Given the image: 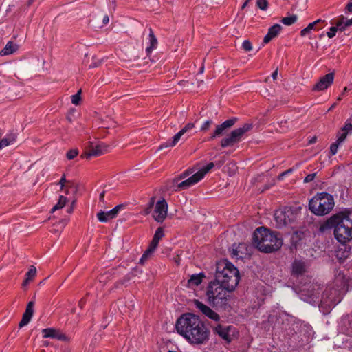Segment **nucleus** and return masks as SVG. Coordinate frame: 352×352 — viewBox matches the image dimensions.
Listing matches in <instances>:
<instances>
[{"mask_svg": "<svg viewBox=\"0 0 352 352\" xmlns=\"http://www.w3.org/2000/svg\"><path fill=\"white\" fill-rule=\"evenodd\" d=\"M352 25V18L349 19L344 16H342L337 22V26L339 28V30L343 31L346 27Z\"/></svg>", "mask_w": 352, "mask_h": 352, "instance_id": "28", "label": "nucleus"}, {"mask_svg": "<svg viewBox=\"0 0 352 352\" xmlns=\"http://www.w3.org/2000/svg\"><path fill=\"white\" fill-rule=\"evenodd\" d=\"M149 41H150V45L148 46L146 49L147 54H149L153 50V49L156 48V47L157 45V38L154 35V33L151 28H150V31H149Z\"/></svg>", "mask_w": 352, "mask_h": 352, "instance_id": "26", "label": "nucleus"}, {"mask_svg": "<svg viewBox=\"0 0 352 352\" xmlns=\"http://www.w3.org/2000/svg\"><path fill=\"white\" fill-rule=\"evenodd\" d=\"M168 204L164 199L157 201L153 213V219L158 223H162L167 217Z\"/></svg>", "mask_w": 352, "mask_h": 352, "instance_id": "12", "label": "nucleus"}, {"mask_svg": "<svg viewBox=\"0 0 352 352\" xmlns=\"http://www.w3.org/2000/svg\"><path fill=\"white\" fill-rule=\"evenodd\" d=\"M249 1H250V0H246V1L243 3V6H242V7H241V9H244V8H245L248 5Z\"/></svg>", "mask_w": 352, "mask_h": 352, "instance_id": "58", "label": "nucleus"}, {"mask_svg": "<svg viewBox=\"0 0 352 352\" xmlns=\"http://www.w3.org/2000/svg\"><path fill=\"white\" fill-rule=\"evenodd\" d=\"M282 30V26L280 24H275L273 26L270 27L268 30L267 34L265 35V36L263 38V43H267L271 40L274 38L278 36V34L280 33V32Z\"/></svg>", "mask_w": 352, "mask_h": 352, "instance_id": "19", "label": "nucleus"}, {"mask_svg": "<svg viewBox=\"0 0 352 352\" xmlns=\"http://www.w3.org/2000/svg\"><path fill=\"white\" fill-rule=\"evenodd\" d=\"M333 197L327 192L317 193L309 202V208L312 213L318 216L329 214L333 208Z\"/></svg>", "mask_w": 352, "mask_h": 352, "instance_id": "6", "label": "nucleus"}, {"mask_svg": "<svg viewBox=\"0 0 352 352\" xmlns=\"http://www.w3.org/2000/svg\"><path fill=\"white\" fill-rule=\"evenodd\" d=\"M238 118L236 117L231 118L221 124L216 125L214 131L211 133L210 136L208 138V141H212L214 139L222 136L225 131L233 126L236 122Z\"/></svg>", "mask_w": 352, "mask_h": 352, "instance_id": "10", "label": "nucleus"}, {"mask_svg": "<svg viewBox=\"0 0 352 352\" xmlns=\"http://www.w3.org/2000/svg\"><path fill=\"white\" fill-rule=\"evenodd\" d=\"M179 334L193 345H204L209 341L210 331L199 316L186 313L182 314L175 324Z\"/></svg>", "mask_w": 352, "mask_h": 352, "instance_id": "1", "label": "nucleus"}, {"mask_svg": "<svg viewBox=\"0 0 352 352\" xmlns=\"http://www.w3.org/2000/svg\"><path fill=\"white\" fill-rule=\"evenodd\" d=\"M195 127V124L188 123L184 128H182L179 131L184 135L186 133L190 131Z\"/></svg>", "mask_w": 352, "mask_h": 352, "instance_id": "41", "label": "nucleus"}, {"mask_svg": "<svg viewBox=\"0 0 352 352\" xmlns=\"http://www.w3.org/2000/svg\"><path fill=\"white\" fill-rule=\"evenodd\" d=\"M256 6L262 10H265L268 6L267 0H257Z\"/></svg>", "mask_w": 352, "mask_h": 352, "instance_id": "37", "label": "nucleus"}, {"mask_svg": "<svg viewBox=\"0 0 352 352\" xmlns=\"http://www.w3.org/2000/svg\"><path fill=\"white\" fill-rule=\"evenodd\" d=\"M189 174L187 172H184L179 177L174 178L173 179V186H171V188L175 191L182 190L189 188L201 180L197 173H195L188 179L179 183L181 179L185 178Z\"/></svg>", "mask_w": 352, "mask_h": 352, "instance_id": "9", "label": "nucleus"}, {"mask_svg": "<svg viewBox=\"0 0 352 352\" xmlns=\"http://www.w3.org/2000/svg\"><path fill=\"white\" fill-rule=\"evenodd\" d=\"M43 338H56L61 341H68L69 338L59 330H56L52 328H47L43 329Z\"/></svg>", "mask_w": 352, "mask_h": 352, "instance_id": "17", "label": "nucleus"}, {"mask_svg": "<svg viewBox=\"0 0 352 352\" xmlns=\"http://www.w3.org/2000/svg\"><path fill=\"white\" fill-rule=\"evenodd\" d=\"M80 94L81 90H79L76 94L72 96V102L74 104L78 105L79 104V102L80 100Z\"/></svg>", "mask_w": 352, "mask_h": 352, "instance_id": "38", "label": "nucleus"}, {"mask_svg": "<svg viewBox=\"0 0 352 352\" xmlns=\"http://www.w3.org/2000/svg\"><path fill=\"white\" fill-rule=\"evenodd\" d=\"M213 124V121L212 120H208L205 121L203 124L201 126L200 131H207L211 125Z\"/></svg>", "mask_w": 352, "mask_h": 352, "instance_id": "36", "label": "nucleus"}, {"mask_svg": "<svg viewBox=\"0 0 352 352\" xmlns=\"http://www.w3.org/2000/svg\"><path fill=\"white\" fill-rule=\"evenodd\" d=\"M352 116L350 117L345 122V124L342 128V131H344L346 133H352Z\"/></svg>", "mask_w": 352, "mask_h": 352, "instance_id": "34", "label": "nucleus"}, {"mask_svg": "<svg viewBox=\"0 0 352 352\" xmlns=\"http://www.w3.org/2000/svg\"><path fill=\"white\" fill-rule=\"evenodd\" d=\"M89 144L88 151L81 155L82 158L89 159L92 156H100L104 153V151H106L108 147L103 144L94 146L91 142H89Z\"/></svg>", "mask_w": 352, "mask_h": 352, "instance_id": "13", "label": "nucleus"}, {"mask_svg": "<svg viewBox=\"0 0 352 352\" xmlns=\"http://www.w3.org/2000/svg\"><path fill=\"white\" fill-rule=\"evenodd\" d=\"M204 66H202V67L200 68V69H199V72H200V73H203V72H204Z\"/></svg>", "mask_w": 352, "mask_h": 352, "instance_id": "60", "label": "nucleus"}, {"mask_svg": "<svg viewBox=\"0 0 352 352\" xmlns=\"http://www.w3.org/2000/svg\"><path fill=\"white\" fill-rule=\"evenodd\" d=\"M195 306L203 314L214 321H219L220 317L214 311L211 309L209 307L204 305L198 300H195L194 302Z\"/></svg>", "mask_w": 352, "mask_h": 352, "instance_id": "14", "label": "nucleus"}, {"mask_svg": "<svg viewBox=\"0 0 352 352\" xmlns=\"http://www.w3.org/2000/svg\"><path fill=\"white\" fill-rule=\"evenodd\" d=\"M222 164H223V162H219V163H217L216 164L220 167L222 165Z\"/></svg>", "mask_w": 352, "mask_h": 352, "instance_id": "61", "label": "nucleus"}, {"mask_svg": "<svg viewBox=\"0 0 352 352\" xmlns=\"http://www.w3.org/2000/svg\"><path fill=\"white\" fill-rule=\"evenodd\" d=\"M18 45L14 44L12 41H9L7 43L6 46L3 50L0 52L1 56H7L13 54L18 50Z\"/></svg>", "mask_w": 352, "mask_h": 352, "instance_id": "22", "label": "nucleus"}, {"mask_svg": "<svg viewBox=\"0 0 352 352\" xmlns=\"http://www.w3.org/2000/svg\"><path fill=\"white\" fill-rule=\"evenodd\" d=\"M340 143H338V142H336L333 143L330 146V153L331 155H334L338 152V148Z\"/></svg>", "mask_w": 352, "mask_h": 352, "instance_id": "42", "label": "nucleus"}, {"mask_svg": "<svg viewBox=\"0 0 352 352\" xmlns=\"http://www.w3.org/2000/svg\"><path fill=\"white\" fill-rule=\"evenodd\" d=\"M240 280L239 272L228 261L218 262L216 265L215 281L233 291Z\"/></svg>", "mask_w": 352, "mask_h": 352, "instance_id": "3", "label": "nucleus"}, {"mask_svg": "<svg viewBox=\"0 0 352 352\" xmlns=\"http://www.w3.org/2000/svg\"><path fill=\"white\" fill-rule=\"evenodd\" d=\"M183 135H184L180 131H179L173 137L171 140H168L166 142L161 144L159 147V149H163L164 148L175 146L178 143L182 136Z\"/></svg>", "mask_w": 352, "mask_h": 352, "instance_id": "23", "label": "nucleus"}, {"mask_svg": "<svg viewBox=\"0 0 352 352\" xmlns=\"http://www.w3.org/2000/svg\"><path fill=\"white\" fill-rule=\"evenodd\" d=\"M296 219V214L294 213L292 209L289 207L279 209L275 211L274 220L276 222V227L281 228L289 223L293 222Z\"/></svg>", "mask_w": 352, "mask_h": 352, "instance_id": "8", "label": "nucleus"}, {"mask_svg": "<svg viewBox=\"0 0 352 352\" xmlns=\"http://www.w3.org/2000/svg\"><path fill=\"white\" fill-rule=\"evenodd\" d=\"M214 167V164L213 162H210L207 164L206 166L204 167L198 172H197V175L199 176L200 179H203L206 173H208L212 168Z\"/></svg>", "mask_w": 352, "mask_h": 352, "instance_id": "30", "label": "nucleus"}, {"mask_svg": "<svg viewBox=\"0 0 352 352\" xmlns=\"http://www.w3.org/2000/svg\"><path fill=\"white\" fill-rule=\"evenodd\" d=\"M124 207V205L120 204V205H118V206H116L115 208H113L112 209V210H113V213L115 214L116 217H117V216H118V213H119L120 210L122 208H123Z\"/></svg>", "mask_w": 352, "mask_h": 352, "instance_id": "45", "label": "nucleus"}, {"mask_svg": "<svg viewBox=\"0 0 352 352\" xmlns=\"http://www.w3.org/2000/svg\"><path fill=\"white\" fill-rule=\"evenodd\" d=\"M85 304V302L84 299H81L79 301V306L80 308H82L84 307Z\"/></svg>", "mask_w": 352, "mask_h": 352, "instance_id": "54", "label": "nucleus"}, {"mask_svg": "<svg viewBox=\"0 0 352 352\" xmlns=\"http://www.w3.org/2000/svg\"><path fill=\"white\" fill-rule=\"evenodd\" d=\"M67 201V199L65 197L60 196L58 203L52 208V212L63 208L65 206Z\"/></svg>", "mask_w": 352, "mask_h": 352, "instance_id": "32", "label": "nucleus"}, {"mask_svg": "<svg viewBox=\"0 0 352 352\" xmlns=\"http://www.w3.org/2000/svg\"><path fill=\"white\" fill-rule=\"evenodd\" d=\"M109 16L108 15H104L103 16V19H102V23L103 24L106 25L109 23Z\"/></svg>", "mask_w": 352, "mask_h": 352, "instance_id": "51", "label": "nucleus"}, {"mask_svg": "<svg viewBox=\"0 0 352 352\" xmlns=\"http://www.w3.org/2000/svg\"><path fill=\"white\" fill-rule=\"evenodd\" d=\"M155 249L152 248L151 245L145 250L142 257L139 261V263L141 265H144L146 261L151 257V256L153 254Z\"/></svg>", "mask_w": 352, "mask_h": 352, "instance_id": "29", "label": "nucleus"}, {"mask_svg": "<svg viewBox=\"0 0 352 352\" xmlns=\"http://www.w3.org/2000/svg\"><path fill=\"white\" fill-rule=\"evenodd\" d=\"M306 272V265L305 262L299 260H294L292 265V275L298 276L302 275Z\"/></svg>", "mask_w": 352, "mask_h": 352, "instance_id": "18", "label": "nucleus"}, {"mask_svg": "<svg viewBox=\"0 0 352 352\" xmlns=\"http://www.w3.org/2000/svg\"><path fill=\"white\" fill-rule=\"evenodd\" d=\"M239 250H238V248H232V255L234 256H237L239 255Z\"/></svg>", "mask_w": 352, "mask_h": 352, "instance_id": "50", "label": "nucleus"}, {"mask_svg": "<svg viewBox=\"0 0 352 352\" xmlns=\"http://www.w3.org/2000/svg\"><path fill=\"white\" fill-rule=\"evenodd\" d=\"M311 33V30H309L307 27H306L305 28L302 29L301 31H300V36H305L306 35H308Z\"/></svg>", "mask_w": 352, "mask_h": 352, "instance_id": "47", "label": "nucleus"}, {"mask_svg": "<svg viewBox=\"0 0 352 352\" xmlns=\"http://www.w3.org/2000/svg\"><path fill=\"white\" fill-rule=\"evenodd\" d=\"M338 30H339V28L336 25V27H331L330 28V30L327 32V34L329 38H333L335 36Z\"/></svg>", "mask_w": 352, "mask_h": 352, "instance_id": "43", "label": "nucleus"}, {"mask_svg": "<svg viewBox=\"0 0 352 352\" xmlns=\"http://www.w3.org/2000/svg\"><path fill=\"white\" fill-rule=\"evenodd\" d=\"M66 178H65V175H64L61 179H60L59 182L58 184H59L60 186V189L63 190L64 186H65V183L66 182Z\"/></svg>", "mask_w": 352, "mask_h": 352, "instance_id": "48", "label": "nucleus"}, {"mask_svg": "<svg viewBox=\"0 0 352 352\" xmlns=\"http://www.w3.org/2000/svg\"><path fill=\"white\" fill-rule=\"evenodd\" d=\"M3 135V131L0 129V138H1Z\"/></svg>", "mask_w": 352, "mask_h": 352, "instance_id": "63", "label": "nucleus"}, {"mask_svg": "<svg viewBox=\"0 0 352 352\" xmlns=\"http://www.w3.org/2000/svg\"><path fill=\"white\" fill-rule=\"evenodd\" d=\"M323 23H324V21L321 20V19H318L312 23H310L307 27L311 31L313 30H319L320 29H321L322 28V26H320V25Z\"/></svg>", "mask_w": 352, "mask_h": 352, "instance_id": "33", "label": "nucleus"}, {"mask_svg": "<svg viewBox=\"0 0 352 352\" xmlns=\"http://www.w3.org/2000/svg\"><path fill=\"white\" fill-rule=\"evenodd\" d=\"M104 194H105V192L104 191H102L100 194V196H99V200L100 201H104Z\"/></svg>", "mask_w": 352, "mask_h": 352, "instance_id": "53", "label": "nucleus"}, {"mask_svg": "<svg viewBox=\"0 0 352 352\" xmlns=\"http://www.w3.org/2000/svg\"><path fill=\"white\" fill-rule=\"evenodd\" d=\"M278 76V69H276L272 74L274 80H276Z\"/></svg>", "mask_w": 352, "mask_h": 352, "instance_id": "52", "label": "nucleus"}, {"mask_svg": "<svg viewBox=\"0 0 352 352\" xmlns=\"http://www.w3.org/2000/svg\"><path fill=\"white\" fill-rule=\"evenodd\" d=\"M298 20V16L296 14L291 15L282 18L280 21L285 25H291L295 23Z\"/></svg>", "mask_w": 352, "mask_h": 352, "instance_id": "31", "label": "nucleus"}, {"mask_svg": "<svg viewBox=\"0 0 352 352\" xmlns=\"http://www.w3.org/2000/svg\"><path fill=\"white\" fill-rule=\"evenodd\" d=\"M232 291L226 286L214 280L211 281L206 290L208 302L217 309H226L230 300Z\"/></svg>", "mask_w": 352, "mask_h": 352, "instance_id": "4", "label": "nucleus"}, {"mask_svg": "<svg viewBox=\"0 0 352 352\" xmlns=\"http://www.w3.org/2000/svg\"><path fill=\"white\" fill-rule=\"evenodd\" d=\"M205 277L204 273L192 274L190 278L188 280L187 287H192L194 286H198L202 282L203 278Z\"/></svg>", "mask_w": 352, "mask_h": 352, "instance_id": "21", "label": "nucleus"}, {"mask_svg": "<svg viewBox=\"0 0 352 352\" xmlns=\"http://www.w3.org/2000/svg\"><path fill=\"white\" fill-rule=\"evenodd\" d=\"M35 295L33 296L32 300L30 301L26 307L25 311L23 314L21 320L19 322V327H23L27 325L32 319L34 314V306L35 303Z\"/></svg>", "mask_w": 352, "mask_h": 352, "instance_id": "15", "label": "nucleus"}, {"mask_svg": "<svg viewBox=\"0 0 352 352\" xmlns=\"http://www.w3.org/2000/svg\"><path fill=\"white\" fill-rule=\"evenodd\" d=\"M316 137H314L312 138L309 141V144H314L316 142Z\"/></svg>", "mask_w": 352, "mask_h": 352, "instance_id": "57", "label": "nucleus"}, {"mask_svg": "<svg viewBox=\"0 0 352 352\" xmlns=\"http://www.w3.org/2000/svg\"><path fill=\"white\" fill-rule=\"evenodd\" d=\"M242 48L245 51L249 52L252 50V45L249 40H245L242 43Z\"/></svg>", "mask_w": 352, "mask_h": 352, "instance_id": "40", "label": "nucleus"}, {"mask_svg": "<svg viewBox=\"0 0 352 352\" xmlns=\"http://www.w3.org/2000/svg\"><path fill=\"white\" fill-rule=\"evenodd\" d=\"M214 332L227 343H230L234 336L236 329L231 325L224 326L219 324L214 328Z\"/></svg>", "mask_w": 352, "mask_h": 352, "instance_id": "11", "label": "nucleus"}, {"mask_svg": "<svg viewBox=\"0 0 352 352\" xmlns=\"http://www.w3.org/2000/svg\"><path fill=\"white\" fill-rule=\"evenodd\" d=\"M253 245L258 250L265 253H271L279 250L283 245V239L269 229L258 228L252 236Z\"/></svg>", "mask_w": 352, "mask_h": 352, "instance_id": "2", "label": "nucleus"}, {"mask_svg": "<svg viewBox=\"0 0 352 352\" xmlns=\"http://www.w3.org/2000/svg\"><path fill=\"white\" fill-rule=\"evenodd\" d=\"M44 283H45V280H43L41 281V282L39 283V285H43V284H44Z\"/></svg>", "mask_w": 352, "mask_h": 352, "instance_id": "62", "label": "nucleus"}, {"mask_svg": "<svg viewBox=\"0 0 352 352\" xmlns=\"http://www.w3.org/2000/svg\"><path fill=\"white\" fill-rule=\"evenodd\" d=\"M347 135H348V133H346L344 131L341 130V132L338 133V139L336 141L338 142V143L341 144L342 142H343L345 140V139L347 137Z\"/></svg>", "mask_w": 352, "mask_h": 352, "instance_id": "39", "label": "nucleus"}, {"mask_svg": "<svg viewBox=\"0 0 352 352\" xmlns=\"http://www.w3.org/2000/svg\"><path fill=\"white\" fill-rule=\"evenodd\" d=\"M318 294H319V292L313 293L312 294H311L310 297H311L312 299L317 298H318Z\"/></svg>", "mask_w": 352, "mask_h": 352, "instance_id": "55", "label": "nucleus"}, {"mask_svg": "<svg viewBox=\"0 0 352 352\" xmlns=\"http://www.w3.org/2000/svg\"><path fill=\"white\" fill-rule=\"evenodd\" d=\"M343 213L345 214L346 218H348L349 221H351V225H352V209L351 210L344 212Z\"/></svg>", "mask_w": 352, "mask_h": 352, "instance_id": "46", "label": "nucleus"}, {"mask_svg": "<svg viewBox=\"0 0 352 352\" xmlns=\"http://www.w3.org/2000/svg\"><path fill=\"white\" fill-rule=\"evenodd\" d=\"M253 127L252 123H245L242 126L232 130L226 137L221 140L222 148L232 147L242 141L245 134Z\"/></svg>", "mask_w": 352, "mask_h": 352, "instance_id": "7", "label": "nucleus"}, {"mask_svg": "<svg viewBox=\"0 0 352 352\" xmlns=\"http://www.w3.org/2000/svg\"><path fill=\"white\" fill-rule=\"evenodd\" d=\"M36 274V268L31 265L28 272L25 274V278L23 283V286H26L32 281Z\"/></svg>", "mask_w": 352, "mask_h": 352, "instance_id": "27", "label": "nucleus"}, {"mask_svg": "<svg viewBox=\"0 0 352 352\" xmlns=\"http://www.w3.org/2000/svg\"><path fill=\"white\" fill-rule=\"evenodd\" d=\"M316 176V173L307 175L304 179V182L309 183V182H312L315 179Z\"/></svg>", "mask_w": 352, "mask_h": 352, "instance_id": "44", "label": "nucleus"}, {"mask_svg": "<svg viewBox=\"0 0 352 352\" xmlns=\"http://www.w3.org/2000/svg\"><path fill=\"white\" fill-rule=\"evenodd\" d=\"M116 217L112 210L107 212L101 210L97 214V218L100 222H107L109 220L113 219Z\"/></svg>", "mask_w": 352, "mask_h": 352, "instance_id": "25", "label": "nucleus"}, {"mask_svg": "<svg viewBox=\"0 0 352 352\" xmlns=\"http://www.w3.org/2000/svg\"><path fill=\"white\" fill-rule=\"evenodd\" d=\"M346 10L349 12H352V2H349L347 3L346 6Z\"/></svg>", "mask_w": 352, "mask_h": 352, "instance_id": "49", "label": "nucleus"}, {"mask_svg": "<svg viewBox=\"0 0 352 352\" xmlns=\"http://www.w3.org/2000/svg\"><path fill=\"white\" fill-rule=\"evenodd\" d=\"M334 74L329 73L322 76L313 88L314 91H323L327 89L333 82Z\"/></svg>", "mask_w": 352, "mask_h": 352, "instance_id": "16", "label": "nucleus"}, {"mask_svg": "<svg viewBox=\"0 0 352 352\" xmlns=\"http://www.w3.org/2000/svg\"><path fill=\"white\" fill-rule=\"evenodd\" d=\"M16 134L13 132H10L5 138L0 140V150L10 144H14L16 140Z\"/></svg>", "mask_w": 352, "mask_h": 352, "instance_id": "20", "label": "nucleus"}, {"mask_svg": "<svg viewBox=\"0 0 352 352\" xmlns=\"http://www.w3.org/2000/svg\"><path fill=\"white\" fill-rule=\"evenodd\" d=\"M291 172H292V170H287L283 172L281 175H280L279 178L283 177L284 175H285Z\"/></svg>", "mask_w": 352, "mask_h": 352, "instance_id": "56", "label": "nucleus"}, {"mask_svg": "<svg viewBox=\"0 0 352 352\" xmlns=\"http://www.w3.org/2000/svg\"><path fill=\"white\" fill-rule=\"evenodd\" d=\"M327 223L334 228V236L341 244H346L352 239V225L343 212L332 216Z\"/></svg>", "mask_w": 352, "mask_h": 352, "instance_id": "5", "label": "nucleus"}, {"mask_svg": "<svg viewBox=\"0 0 352 352\" xmlns=\"http://www.w3.org/2000/svg\"><path fill=\"white\" fill-rule=\"evenodd\" d=\"M164 236V230L162 228H158L156 231H155V233L153 237V239L151 241V242L150 243L149 245H151L152 248L156 249L158 244H159V241L160 239H162Z\"/></svg>", "mask_w": 352, "mask_h": 352, "instance_id": "24", "label": "nucleus"}, {"mask_svg": "<svg viewBox=\"0 0 352 352\" xmlns=\"http://www.w3.org/2000/svg\"><path fill=\"white\" fill-rule=\"evenodd\" d=\"M336 106V103L333 104L331 106V107L329 109V110H328V111H331V110H332V109H333Z\"/></svg>", "mask_w": 352, "mask_h": 352, "instance_id": "59", "label": "nucleus"}, {"mask_svg": "<svg viewBox=\"0 0 352 352\" xmlns=\"http://www.w3.org/2000/svg\"><path fill=\"white\" fill-rule=\"evenodd\" d=\"M78 155V150L77 148L71 149L67 153V158L69 160H73Z\"/></svg>", "mask_w": 352, "mask_h": 352, "instance_id": "35", "label": "nucleus"}, {"mask_svg": "<svg viewBox=\"0 0 352 352\" xmlns=\"http://www.w3.org/2000/svg\"><path fill=\"white\" fill-rule=\"evenodd\" d=\"M347 91V87H345L344 88L343 94H344L345 91Z\"/></svg>", "mask_w": 352, "mask_h": 352, "instance_id": "64", "label": "nucleus"}]
</instances>
